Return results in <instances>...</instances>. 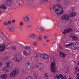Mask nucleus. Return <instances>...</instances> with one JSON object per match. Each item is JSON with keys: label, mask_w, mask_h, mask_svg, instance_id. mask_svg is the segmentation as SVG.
<instances>
[{"label": "nucleus", "mask_w": 79, "mask_h": 79, "mask_svg": "<svg viewBox=\"0 0 79 79\" xmlns=\"http://www.w3.org/2000/svg\"><path fill=\"white\" fill-rule=\"evenodd\" d=\"M59 48H60V49H62V47H61V46H59Z\"/></svg>", "instance_id": "nucleus-50"}, {"label": "nucleus", "mask_w": 79, "mask_h": 79, "mask_svg": "<svg viewBox=\"0 0 79 79\" xmlns=\"http://www.w3.org/2000/svg\"><path fill=\"white\" fill-rule=\"evenodd\" d=\"M47 42H48V41L47 40Z\"/></svg>", "instance_id": "nucleus-63"}, {"label": "nucleus", "mask_w": 79, "mask_h": 79, "mask_svg": "<svg viewBox=\"0 0 79 79\" xmlns=\"http://www.w3.org/2000/svg\"><path fill=\"white\" fill-rule=\"evenodd\" d=\"M24 20L25 22H29V17H25L24 18Z\"/></svg>", "instance_id": "nucleus-21"}, {"label": "nucleus", "mask_w": 79, "mask_h": 79, "mask_svg": "<svg viewBox=\"0 0 79 79\" xmlns=\"http://www.w3.org/2000/svg\"><path fill=\"white\" fill-rule=\"evenodd\" d=\"M77 76H79V73H77Z\"/></svg>", "instance_id": "nucleus-52"}, {"label": "nucleus", "mask_w": 79, "mask_h": 79, "mask_svg": "<svg viewBox=\"0 0 79 79\" xmlns=\"http://www.w3.org/2000/svg\"><path fill=\"white\" fill-rule=\"evenodd\" d=\"M54 67H56L55 62V61L52 62L51 63V68H53Z\"/></svg>", "instance_id": "nucleus-23"}, {"label": "nucleus", "mask_w": 79, "mask_h": 79, "mask_svg": "<svg viewBox=\"0 0 79 79\" xmlns=\"http://www.w3.org/2000/svg\"><path fill=\"white\" fill-rule=\"evenodd\" d=\"M15 58L16 59L17 62H20L22 60V57L19 55H17L15 56Z\"/></svg>", "instance_id": "nucleus-9"}, {"label": "nucleus", "mask_w": 79, "mask_h": 79, "mask_svg": "<svg viewBox=\"0 0 79 79\" xmlns=\"http://www.w3.org/2000/svg\"><path fill=\"white\" fill-rule=\"evenodd\" d=\"M35 57V58H38V57H39V54H36Z\"/></svg>", "instance_id": "nucleus-36"}, {"label": "nucleus", "mask_w": 79, "mask_h": 79, "mask_svg": "<svg viewBox=\"0 0 79 79\" xmlns=\"http://www.w3.org/2000/svg\"><path fill=\"white\" fill-rule=\"evenodd\" d=\"M77 71L79 72V68L78 69Z\"/></svg>", "instance_id": "nucleus-59"}, {"label": "nucleus", "mask_w": 79, "mask_h": 79, "mask_svg": "<svg viewBox=\"0 0 79 79\" xmlns=\"http://www.w3.org/2000/svg\"><path fill=\"white\" fill-rule=\"evenodd\" d=\"M46 19H49V18L48 17H47Z\"/></svg>", "instance_id": "nucleus-57"}, {"label": "nucleus", "mask_w": 79, "mask_h": 79, "mask_svg": "<svg viewBox=\"0 0 79 79\" xmlns=\"http://www.w3.org/2000/svg\"><path fill=\"white\" fill-rule=\"evenodd\" d=\"M72 47H70V48L72 49V50H75V49H76V47H74V45L73 46H72Z\"/></svg>", "instance_id": "nucleus-34"}, {"label": "nucleus", "mask_w": 79, "mask_h": 79, "mask_svg": "<svg viewBox=\"0 0 79 79\" xmlns=\"http://www.w3.org/2000/svg\"><path fill=\"white\" fill-rule=\"evenodd\" d=\"M77 64H78V65H79V61H78V62Z\"/></svg>", "instance_id": "nucleus-56"}, {"label": "nucleus", "mask_w": 79, "mask_h": 79, "mask_svg": "<svg viewBox=\"0 0 79 79\" xmlns=\"http://www.w3.org/2000/svg\"><path fill=\"white\" fill-rule=\"evenodd\" d=\"M25 68L28 70H31L33 68V67L29 63H26L25 65Z\"/></svg>", "instance_id": "nucleus-8"}, {"label": "nucleus", "mask_w": 79, "mask_h": 79, "mask_svg": "<svg viewBox=\"0 0 79 79\" xmlns=\"http://www.w3.org/2000/svg\"><path fill=\"white\" fill-rule=\"evenodd\" d=\"M74 7H71L69 9V13H73V12L74 11Z\"/></svg>", "instance_id": "nucleus-24"}, {"label": "nucleus", "mask_w": 79, "mask_h": 79, "mask_svg": "<svg viewBox=\"0 0 79 79\" xmlns=\"http://www.w3.org/2000/svg\"><path fill=\"white\" fill-rule=\"evenodd\" d=\"M44 77L45 79H48V76L47 73H45L44 74Z\"/></svg>", "instance_id": "nucleus-29"}, {"label": "nucleus", "mask_w": 79, "mask_h": 79, "mask_svg": "<svg viewBox=\"0 0 79 79\" xmlns=\"http://www.w3.org/2000/svg\"><path fill=\"white\" fill-rule=\"evenodd\" d=\"M71 3V2L69 0H64L63 2L64 5H69Z\"/></svg>", "instance_id": "nucleus-15"}, {"label": "nucleus", "mask_w": 79, "mask_h": 79, "mask_svg": "<svg viewBox=\"0 0 79 79\" xmlns=\"http://www.w3.org/2000/svg\"><path fill=\"white\" fill-rule=\"evenodd\" d=\"M72 31V29L71 28H69V29H65L64 32H63V34H66L69 32H71Z\"/></svg>", "instance_id": "nucleus-11"}, {"label": "nucleus", "mask_w": 79, "mask_h": 79, "mask_svg": "<svg viewBox=\"0 0 79 79\" xmlns=\"http://www.w3.org/2000/svg\"><path fill=\"white\" fill-rule=\"evenodd\" d=\"M24 25V23L23 22H21L20 23V26H23Z\"/></svg>", "instance_id": "nucleus-38"}, {"label": "nucleus", "mask_w": 79, "mask_h": 79, "mask_svg": "<svg viewBox=\"0 0 79 79\" xmlns=\"http://www.w3.org/2000/svg\"><path fill=\"white\" fill-rule=\"evenodd\" d=\"M61 20H65L66 21H68L69 20V17L68 14H65L61 17Z\"/></svg>", "instance_id": "nucleus-7"}, {"label": "nucleus", "mask_w": 79, "mask_h": 79, "mask_svg": "<svg viewBox=\"0 0 79 79\" xmlns=\"http://www.w3.org/2000/svg\"><path fill=\"white\" fill-rule=\"evenodd\" d=\"M51 71L53 73H55L56 71V67H51Z\"/></svg>", "instance_id": "nucleus-17"}, {"label": "nucleus", "mask_w": 79, "mask_h": 79, "mask_svg": "<svg viewBox=\"0 0 79 79\" xmlns=\"http://www.w3.org/2000/svg\"><path fill=\"white\" fill-rule=\"evenodd\" d=\"M33 45L34 46H37V43L35 42L33 44Z\"/></svg>", "instance_id": "nucleus-39"}, {"label": "nucleus", "mask_w": 79, "mask_h": 79, "mask_svg": "<svg viewBox=\"0 0 79 79\" xmlns=\"http://www.w3.org/2000/svg\"><path fill=\"white\" fill-rule=\"evenodd\" d=\"M26 79H33V77L32 76H29L27 77Z\"/></svg>", "instance_id": "nucleus-30"}, {"label": "nucleus", "mask_w": 79, "mask_h": 79, "mask_svg": "<svg viewBox=\"0 0 79 79\" xmlns=\"http://www.w3.org/2000/svg\"><path fill=\"white\" fill-rule=\"evenodd\" d=\"M76 15V13L75 12H72L71 14L69 15V17H74Z\"/></svg>", "instance_id": "nucleus-18"}, {"label": "nucleus", "mask_w": 79, "mask_h": 79, "mask_svg": "<svg viewBox=\"0 0 79 79\" xmlns=\"http://www.w3.org/2000/svg\"><path fill=\"white\" fill-rule=\"evenodd\" d=\"M53 10L55 11V13L57 15H61L63 13V8L60 5L56 4L53 7Z\"/></svg>", "instance_id": "nucleus-1"}, {"label": "nucleus", "mask_w": 79, "mask_h": 79, "mask_svg": "<svg viewBox=\"0 0 79 79\" xmlns=\"http://www.w3.org/2000/svg\"><path fill=\"white\" fill-rule=\"evenodd\" d=\"M2 65V63L0 62V67H1Z\"/></svg>", "instance_id": "nucleus-48"}, {"label": "nucleus", "mask_w": 79, "mask_h": 79, "mask_svg": "<svg viewBox=\"0 0 79 79\" xmlns=\"http://www.w3.org/2000/svg\"><path fill=\"white\" fill-rule=\"evenodd\" d=\"M44 28L42 27H40L39 28V30L40 31L42 32L44 31Z\"/></svg>", "instance_id": "nucleus-28"}, {"label": "nucleus", "mask_w": 79, "mask_h": 79, "mask_svg": "<svg viewBox=\"0 0 79 79\" xmlns=\"http://www.w3.org/2000/svg\"><path fill=\"white\" fill-rule=\"evenodd\" d=\"M1 13H2V11L0 10V14H1Z\"/></svg>", "instance_id": "nucleus-55"}, {"label": "nucleus", "mask_w": 79, "mask_h": 79, "mask_svg": "<svg viewBox=\"0 0 79 79\" xmlns=\"http://www.w3.org/2000/svg\"><path fill=\"white\" fill-rule=\"evenodd\" d=\"M64 45L66 47H73V46L74 45V44L73 43H71L68 44H64Z\"/></svg>", "instance_id": "nucleus-22"}, {"label": "nucleus", "mask_w": 79, "mask_h": 79, "mask_svg": "<svg viewBox=\"0 0 79 79\" xmlns=\"http://www.w3.org/2000/svg\"><path fill=\"white\" fill-rule=\"evenodd\" d=\"M61 0H56V1L57 3H59V2H60Z\"/></svg>", "instance_id": "nucleus-40"}, {"label": "nucleus", "mask_w": 79, "mask_h": 79, "mask_svg": "<svg viewBox=\"0 0 79 79\" xmlns=\"http://www.w3.org/2000/svg\"><path fill=\"white\" fill-rule=\"evenodd\" d=\"M7 23V24H8L10 25L11 24V21H9Z\"/></svg>", "instance_id": "nucleus-37"}, {"label": "nucleus", "mask_w": 79, "mask_h": 79, "mask_svg": "<svg viewBox=\"0 0 79 79\" xmlns=\"http://www.w3.org/2000/svg\"><path fill=\"white\" fill-rule=\"evenodd\" d=\"M77 73V70H75V73Z\"/></svg>", "instance_id": "nucleus-58"}, {"label": "nucleus", "mask_w": 79, "mask_h": 79, "mask_svg": "<svg viewBox=\"0 0 79 79\" xmlns=\"http://www.w3.org/2000/svg\"><path fill=\"white\" fill-rule=\"evenodd\" d=\"M50 59H51V58H50Z\"/></svg>", "instance_id": "nucleus-64"}, {"label": "nucleus", "mask_w": 79, "mask_h": 79, "mask_svg": "<svg viewBox=\"0 0 79 79\" xmlns=\"http://www.w3.org/2000/svg\"><path fill=\"white\" fill-rule=\"evenodd\" d=\"M19 5H21V3H20V4H19Z\"/></svg>", "instance_id": "nucleus-60"}, {"label": "nucleus", "mask_w": 79, "mask_h": 79, "mask_svg": "<svg viewBox=\"0 0 79 79\" xmlns=\"http://www.w3.org/2000/svg\"><path fill=\"white\" fill-rule=\"evenodd\" d=\"M11 49L15 51V50H16V47L13 46L11 48Z\"/></svg>", "instance_id": "nucleus-32"}, {"label": "nucleus", "mask_w": 79, "mask_h": 79, "mask_svg": "<svg viewBox=\"0 0 79 79\" xmlns=\"http://www.w3.org/2000/svg\"><path fill=\"white\" fill-rule=\"evenodd\" d=\"M44 68V64L42 63H39L35 67V69L38 71H40Z\"/></svg>", "instance_id": "nucleus-5"}, {"label": "nucleus", "mask_w": 79, "mask_h": 79, "mask_svg": "<svg viewBox=\"0 0 79 79\" xmlns=\"http://www.w3.org/2000/svg\"><path fill=\"white\" fill-rule=\"evenodd\" d=\"M71 38H72V40H79L78 38L76 37V36L72 35Z\"/></svg>", "instance_id": "nucleus-20"}, {"label": "nucleus", "mask_w": 79, "mask_h": 79, "mask_svg": "<svg viewBox=\"0 0 79 79\" xmlns=\"http://www.w3.org/2000/svg\"><path fill=\"white\" fill-rule=\"evenodd\" d=\"M44 39H47V36H44Z\"/></svg>", "instance_id": "nucleus-46"}, {"label": "nucleus", "mask_w": 79, "mask_h": 79, "mask_svg": "<svg viewBox=\"0 0 79 79\" xmlns=\"http://www.w3.org/2000/svg\"><path fill=\"white\" fill-rule=\"evenodd\" d=\"M30 38L31 39H35V35L34 34H31L30 35Z\"/></svg>", "instance_id": "nucleus-25"}, {"label": "nucleus", "mask_w": 79, "mask_h": 79, "mask_svg": "<svg viewBox=\"0 0 79 79\" xmlns=\"http://www.w3.org/2000/svg\"><path fill=\"white\" fill-rule=\"evenodd\" d=\"M34 78L35 79H36L37 78V77L38 76V74L37 73H34Z\"/></svg>", "instance_id": "nucleus-31"}, {"label": "nucleus", "mask_w": 79, "mask_h": 79, "mask_svg": "<svg viewBox=\"0 0 79 79\" xmlns=\"http://www.w3.org/2000/svg\"><path fill=\"white\" fill-rule=\"evenodd\" d=\"M56 79H67L66 77L64 75H62L60 73H58L56 76Z\"/></svg>", "instance_id": "nucleus-6"}, {"label": "nucleus", "mask_w": 79, "mask_h": 79, "mask_svg": "<svg viewBox=\"0 0 79 79\" xmlns=\"http://www.w3.org/2000/svg\"><path fill=\"white\" fill-rule=\"evenodd\" d=\"M43 44L44 46H45V45H46V44H45V43H44Z\"/></svg>", "instance_id": "nucleus-51"}, {"label": "nucleus", "mask_w": 79, "mask_h": 79, "mask_svg": "<svg viewBox=\"0 0 79 79\" xmlns=\"http://www.w3.org/2000/svg\"><path fill=\"white\" fill-rule=\"evenodd\" d=\"M57 27H58V25H57Z\"/></svg>", "instance_id": "nucleus-62"}, {"label": "nucleus", "mask_w": 79, "mask_h": 79, "mask_svg": "<svg viewBox=\"0 0 79 79\" xmlns=\"http://www.w3.org/2000/svg\"><path fill=\"white\" fill-rule=\"evenodd\" d=\"M66 56V54L62 52H61V51H60L59 52V57H61V58H62V57L64 58Z\"/></svg>", "instance_id": "nucleus-13"}, {"label": "nucleus", "mask_w": 79, "mask_h": 79, "mask_svg": "<svg viewBox=\"0 0 79 79\" xmlns=\"http://www.w3.org/2000/svg\"><path fill=\"white\" fill-rule=\"evenodd\" d=\"M9 30L10 31H13L15 29V27L13 26H11L9 28Z\"/></svg>", "instance_id": "nucleus-19"}, {"label": "nucleus", "mask_w": 79, "mask_h": 79, "mask_svg": "<svg viewBox=\"0 0 79 79\" xmlns=\"http://www.w3.org/2000/svg\"><path fill=\"white\" fill-rule=\"evenodd\" d=\"M8 57H6L5 58V60H8Z\"/></svg>", "instance_id": "nucleus-44"}, {"label": "nucleus", "mask_w": 79, "mask_h": 79, "mask_svg": "<svg viewBox=\"0 0 79 79\" xmlns=\"http://www.w3.org/2000/svg\"><path fill=\"white\" fill-rule=\"evenodd\" d=\"M48 9H50V10H51L52 8H50V7H48Z\"/></svg>", "instance_id": "nucleus-53"}, {"label": "nucleus", "mask_w": 79, "mask_h": 79, "mask_svg": "<svg viewBox=\"0 0 79 79\" xmlns=\"http://www.w3.org/2000/svg\"><path fill=\"white\" fill-rule=\"evenodd\" d=\"M43 0H40V3H42V2H43Z\"/></svg>", "instance_id": "nucleus-47"}, {"label": "nucleus", "mask_w": 79, "mask_h": 79, "mask_svg": "<svg viewBox=\"0 0 79 79\" xmlns=\"http://www.w3.org/2000/svg\"><path fill=\"white\" fill-rule=\"evenodd\" d=\"M15 22H16V20H13L12 21V22L13 23H15Z\"/></svg>", "instance_id": "nucleus-43"}, {"label": "nucleus", "mask_w": 79, "mask_h": 79, "mask_svg": "<svg viewBox=\"0 0 79 79\" xmlns=\"http://www.w3.org/2000/svg\"><path fill=\"white\" fill-rule=\"evenodd\" d=\"M28 2L30 3H31L32 2V0H28Z\"/></svg>", "instance_id": "nucleus-41"}, {"label": "nucleus", "mask_w": 79, "mask_h": 79, "mask_svg": "<svg viewBox=\"0 0 79 79\" xmlns=\"http://www.w3.org/2000/svg\"><path fill=\"white\" fill-rule=\"evenodd\" d=\"M23 55L26 56H28L30 55V52L29 51H24L23 52Z\"/></svg>", "instance_id": "nucleus-14"}, {"label": "nucleus", "mask_w": 79, "mask_h": 79, "mask_svg": "<svg viewBox=\"0 0 79 79\" xmlns=\"http://www.w3.org/2000/svg\"><path fill=\"white\" fill-rule=\"evenodd\" d=\"M44 2H48V0H44Z\"/></svg>", "instance_id": "nucleus-49"}, {"label": "nucleus", "mask_w": 79, "mask_h": 79, "mask_svg": "<svg viewBox=\"0 0 79 79\" xmlns=\"http://www.w3.org/2000/svg\"><path fill=\"white\" fill-rule=\"evenodd\" d=\"M76 79H79V76L76 78Z\"/></svg>", "instance_id": "nucleus-54"}, {"label": "nucleus", "mask_w": 79, "mask_h": 79, "mask_svg": "<svg viewBox=\"0 0 79 79\" xmlns=\"http://www.w3.org/2000/svg\"><path fill=\"white\" fill-rule=\"evenodd\" d=\"M7 75L6 74H1L0 76V77L2 79H5L6 77H7Z\"/></svg>", "instance_id": "nucleus-16"}, {"label": "nucleus", "mask_w": 79, "mask_h": 79, "mask_svg": "<svg viewBox=\"0 0 79 79\" xmlns=\"http://www.w3.org/2000/svg\"><path fill=\"white\" fill-rule=\"evenodd\" d=\"M40 57H41V58H43V59L46 60L48 58V55L46 54H42L40 55Z\"/></svg>", "instance_id": "nucleus-10"}, {"label": "nucleus", "mask_w": 79, "mask_h": 79, "mask_svg": "<svg viewBox=\"0 0 79 79\" xmlns=\"http://www.w3.org/2000/svg\"><path fill=\"white\" fill-rule=\"evenodd\" d=\"M3 25H4V26H6L8 25V23L4 22L3 23Z\"/></svg>", "instance_id": "nucleus-35"}, {"label": "nucleus", "mask_w": 79, "mask_h": 79, "mask_svg": "<svg viewBox=\"0 0 79 79\" xmlns=\"http://www.w3.org/2000/svg\"><path fill=\"white\" fill-rule=\"evenodd\" d=\"M69 79H71V78H69Z\"/></svg>", "instance_id": "nucleus-61"}, {"label": "nucleus", "mask_w": 79, "mask_h": 79, "mask_svg": "<svg viewBox=\"0 0 79 79\" xmlns=\"http://www.w3.org/2000/svg\"><path fill=\"white\" fill-rule=\"evenodd\" d=\"M77 68H78V67H75V70L77 71Z\"/></svg>", "instance_id": "nucleus-45"}, {"label": "nucleus", "mask_w": 79, "mask_h": 79, "mask_svg": "<svg viewBox=\"0 0 79 79\" xmlns=\"http://www.w3.org/2000/svg\"><path fill=\"white\" fill-rule=\"evenodd\" d=\"M19 73V70L16 69L12 71L10 75L11 77H15L16 75H18Z\"/></svg>", "instance_id": "nucleus-4"}, {"label": "nucleus", "mask_w": 79, "mask_h": 79, "mask_svg": "<svg viewBox=\"0 0 79 79\" xmlns=\"http://www.w3.org/2000/svg\"><path fill=\"white\" fill-rule=\"evenodd\" d=\"M38 39L40 41L42 40V36L41 35H40L38 37Z\"/></svg>", "instance_id": "nucleus-33"}, {"label": "nucleus", "mask_w": 79, "mask_h": 79, "mask_svg": "<svg viewBox=\"0 0 79 79\" xmlns=\"http://www.w3.org/2000/svg\"><path fill=\"white\" fill-rule=\"evenodd\" d=\"M32 27V26L30 25H28L27 26L26 28L27 29L29 30H30L31 29V28Z\"/></svg>", "instance_id": "nucleus-26"}, {"label": "nucleus", "mask_w": 79, "mask_h": 79, "mask_svg": "<svg viewBox=\"0 0 79 79\" xmlns=\"http://www.w3.org/2000/svg\"><path fill=\"white\" fill-rule=\"evenodd\" d=\"M73 23V20L71 19L70 20V24H71V23Z\"/></svg>", "instance_id": "nucleus-42"}, {"label": "nucleus", "mask_w": 79, "mask_h": 79, "mask_svg": "<svg viewBox=\"0 0 79 79\" xmlns=\"http://www.w3.org/2000/svg\"><path fill=\"white\" fill-rule=\"evenodd\" d=\"M13 3V1L12 0H7L5 3V5H3L0 6V8H2L4 10H6V6H10Z\"/></svg>", "instance_id": "nucleus-3"}, {"label": "nucleus", "mask_w": 79, "mask_h": 79, "mask_svg": "<svg viewBox=\"0 0 79 79\" xmlns=\"http://www.w3.org/2000/svg\"><path fill=\"white\" fill-rule=\"evenodd\" d=\"M13 63L10 61H7L6 63V67H4L3 69V71L7 72L10 71L13 68Z\"/></svg>", "instance_id": "nucleus-2"}, {"label": "nucleus", "mask_w": 79, "mask_h": 79, "mask_svg": "<svg viewBox=\"0 0 79 79\" xmlns=\"http://www.w3.org/2000/svg\"><path fill=\"white\" fill-rule=\"evenodd\" d=\"M5 48L6 47L4 44H3L2 45H0V52H2L3 51H4Z\"/></svg>", "instance_id": "nucleus-12"}, {"label": "nucleus", "mask_w": 79, "mask_h": 79, "mask_svg": "<svg viewBox=\"0 0 79 79\" xmlns=\"http://www.w3.org/2000/svg\"><path fill=\"white\" fill-rule=\"evenodd\" d=\"M23 47L25 49H30L31 48V47L29 46H25Z\"/></svg>", "instance_id": "nucleus-27"}]
</instances>
